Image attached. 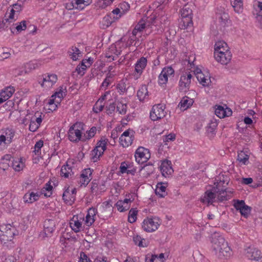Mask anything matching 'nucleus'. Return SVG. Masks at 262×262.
I'll use <instances>...</instances> for the list:
<instances>
[{
    "instance_id": "obj_1",
    "label": "nucleus",
    "mask_w": 262,
    "mask_h": 262,
    "mask_svg": "<svg viewBox=\"0 0 262 262\" xmlns=\"http://www.w3.org/2000/svg\"><path fill=\"white\" fill-rule=\"evenodd\" d=\"M16 229L10 224L0 226V239L2 244L7 247H12L13 244L12 240L16 234Z\"/></svg>"
},
{
    "instance_id": "obj_2",
    "label": "nucleus",
    "mask_w": 262,
    "mask_h": 262,
    "mask_svg": "<svg viewBox=\"0 0 262 262\" xmlns=\"http://www.w3.org/2000/svg\"><path fill=\"white\" fill-rule=\"evenodd\" d=\"M192 10L189 5H185L181 10V28L185 29L192 25Z\"/></svg>"
},
{
    "instance_id": "obj_3",
    "label": "nucleus",
    "mask_w": 262,
    "mask_h": 262,
    "mask_svg": "<svg viewBox=\"0 0 262 262\" xmlns=\"http://www.w3.org/2000/svg\"><path fill=\"white\" fill-rule=\"evenodd\" d=\"M160 224L161 222L158 217H147L144 220L142 227L147 232H152L158 229Z\"/></svg>"
},
{
    "instance_id": "obj_4",
    "label": "nucleus",
    "mask_w": 262,
    "mask_h": 262,
    "mask_svg": "<svg viewBox=\"0 0 262 262\" xmlns=\"http://www.w3.org/2000/svg\"><path fill=\"white\" fill-rule=\"evenodd\" d=\"M136 161L139 164L146 162L150 158V153L148 149L142 146L139 147L135 151Z\"/></svg>"
},
{
    "instance_id": "obj_5",
    "label": "nucleus",
    "mask_w": 262,
    "mask_h": 262,
    "mask_svg": "<svg viewBox=\"0 0 262 262\" xmlns=\"http://www.w3.org/2000/svg\"><path fill=\"white\" fill-rule=\"evenodd\" d=\"M107 140L101 139L97 143L96 147L92 151V159L94 162H96L99 157L103 154L106 148Z\"/></svg>"
},
{
    "instance_id": "obj_6",
    "label": "nucleus",
    "mask_w": 262,
    "mask_h": 262,
    "mask_svg": "<svg viewBox=\"0 0 262 262\" xmlns=\"http://www.w3.org/2000/svg\"><path fill=\"white\" fill-rule=\"evenodd\" d=\"M165 106L162 104H158L153 106L150 113V118L153 121L160 119L166 115Z\"/></svg>"
},
{
    "instance_id": "obj_7",
    "label": "nucleus",
    "mask_w": 262,
    "mask_h": 262,
    "mask_svg": "<svg viewBox=\"0 0 262 262\" xmlns=\"http://www.w3.org/2000/svg\"><path fill=\"white\" fill-rule=\"evenodd\" d=\"M192 77V75L190 73L185 72L183 73L179 82V88L180 92H186L189 90Z\"/></svg>"
},
{
    "instance_id": "obj_8",
    "label": "nucleus",
    "mask_w": 262,
    "mask_h": 262,
    "mask_svg": "<svg viewBox=\"0 0 262 262\" xmlns=\"http://www.w3.org/2000/svg\"><path fill=\"white\" fill-rule=\"evenodd\" d=\"M211 247L213 250H219L223 247H226V242L225 238L217 233H214L211 236Z\"/></svg>"
},
{
    "instance_id": "obj_9",
    "label": "nucleus",
    "mask_w": 262,
    "mask_h": 262,
    "mask_svg": "<svg viewBox=\"0 0 262 262\" xmlns=\"http://www.w3.org/2000/svg\"><path fill=\"white\" fill-rule=\"evenodd\" d=\"M245 255L252 260L258 261L262 258L261 251L253 246H249L245 249Z\"/></svg>"
},
{
    "instance_id": "obj_10",
    "label": "nucleus",
    "mask_w": 262,
    "mask_h": 262,
    "mask_svg": "<svg viewBox=\"0 0 262 262\" xmlns=\"http://www.w3.org/2000/svg\"><path fill=\"white\" fill-rule=\"evenodd\" d=\"M15 136V131L12 129L7 128L0 136V145L4 144H10L13 141Z\"/></svg>"
},
{
    "instance_id": "obj_11",
    "label": "nucleus",
    "mask_w": 262,
    "mask_h": 262,
    "mask_svg": "<svg viewBox=\"0 0 262 262\" xmlns=\"http://www.w3.org/2000/svg\"><path fill=\"white\" fill-rule=\"evenodd\" d=\"M134 139L133 132L129 130H125L119 138L121 145L124 147H128L130 145Z\"/></svg>"
},
{
    "instance_id": "obj_12",
    "label": "nucleus",
    "mask_w": 262,
    "mask_h": 262,
    "mask_svg": "<svg viewBox=\"0 0 262 262\" xmlns=\"http://www.w3.org/2000/svg\"><path fill=\"white\" fill-rule=\"evenodd\" d=\"M57 80V77L55 74H44L42 75V81L39 82L42 86L49 89L56 82Z\"/></svg>"
},
{
    "instance_id": "obj_13",
    "label": "nucleus",
    "mask_w": 262,
    "mask_h": 262,
    "mask_svg": "<svg viewBox=\"0 0 262 262\" xmlns=\"http://www.w3.org/2000/svg\"><path fill=\"white\" fill-rule=\"evenodd\" d=\"M76 124H75L70 127L68 135L69 139L72 142H78L80 140L82 141L83 136L81 135V132L80 129L76 128Z\"/></svg>"
},
{
    "instance_id": "obj_14",
    "label": "nucleus",
    "mask_w": 262,
    "mask_h": 262,
    "mask_svg": "<svg viewBox=\"0 0 262 262\" xmlns=\"http://www.w3.org/2000/svg\"><path fill=\"white\" fill-rule=\"evenodd\" d=\"M214 56L215 60L218 62L225 65L229 62L232 57L230 51L225 52V53L219 51L217 53H214Z\"/></svg>"
},
{
    "instance_id": "obj_15",
    "label": "nucleus",
    "mask_w": 262,
    "mask_h": 262,
    "mask_svg": "<svg viewBox=\"0 0 262 262\" xmlns=\"http://www.w3.org/2000/svg\"><path fill=\"white\" fill-rule=\"evenodd\" d=\"M160 168L162 176L165 178L169 177L173 172L171 161L167 160L161 162Z\"/></svg>"
},
{
    "instance_id": "obj_16",
    "label": "nucleus",
    "mask_w": 262,
    "mask_h": 262,
    "mask_svg": "<svg viewBox=\"0 0 262 262\" xmlns=\"http://www.w3.org/2000/svg\"><path fill=\"white\" fill-rule=\"evenodd\" d=\"M217 199L216 192L212 190H207L203 196L201 198V201L203 203H207L208 205L212 204Z\"/></svg>"
},
{
    "instance_id": "obj_17",
    "label": "nucleus",
    "mask_w": 262,
    "mask_h": 262,
    "mask_svg": "<svg viewBox=\"0 0 262 262\" xmlns=\"http://www.w3.org/2000/svg\"><path fill=\"white\" fill-rule=\"evenodd\" d=\"M219 187L220 184H218L216 187L213 188L214 191L216 192L217 200L221 202L227 200L229 197L227 193L229 192L231 194V191H227L226 188L220 189Z\"/></svg>"
},
{
    "instance_id": "obj_18",
    "label": "nucleus",
    "mask_w": 262,
    "mask_h": 262,
    "mask_svg": "<svg viewBox=\"0 0 262 262\" xmlns=\"http://www.w3.org/2000/svg\"><path fill=\"white\" fill-rule=\"evenodd\" d=\"M56 222L52 219H47L44 222L43 227L45 234L46 236H51L52 233L55 230Z\"/></svg>"
},
{
    "instance_id": "obj_19",
    "label": "nucleus",
    "mask_w": 262,
    "mask_h": 262,
    "mask_svg": "<svg viewBox=\"0 0 262 262\" xmlns=\"http://www.w3.org/2000/svg\"><path fill=\"white\" fill-rule=\"evenodd\" d=\"M219 250H215V254L220 258H228L231 255V250L228 246V243L226 242V247H221Z\"/></svg>"
},
{
    "instance_id": "obj_20",
    "label": "nucleus",
    "mask_w": 262,
    "mask_h": 262,
    "mask_svg": "<svg viewBox=\"0 0 262 262\" xmlns=\"http://www.w3.org/2000/svg\"><path fill=\"white\" fill-rule=\"evenodd\" d=\"M42 121V119L41 115L37 117L35 114L34 116L32 117L29 128L30 131L32 132L36 131L40 126Z\"/></svg>"
},
{
    "instance_id": "obj_21",
    "label": "nucleus",
    "mask_w": 262,
    "mask_h": 262,
    "mask_svg": "<svg viewBox=\"0 0 262 262\" xmlns=\"http://www.w3.org/2000/svg\"><path fill=\"white\" fill-rule=\"evenodd\" d=\"M93 170L91 168H86L82 170L80 175V183L84 186H86L92 179Z\"/></svg>"
},
{
    "instance_id": "obj_22",
    "label": "nucleus",
    "mask_w": 262,
    "mask_h": 262,
    "mask_svg": "<svg viewBox=\"0 0 262 262\" xmlns=\"http://www.w3.org/2000/svg\"><path fill=\"white\" fill-rule=\"evenodd\" d=\"M147 59L144 57H141L138 60L135 64V71L139 74V75H141L143 70L145 68L147 65Z\"/></svg>"
},
{
    "instance_id": "obj_23",
    "label": "nucleus",
    "mask_w": 262,
    "mask_h": 262,
    "mask_svg": "<svg viewBox=\"0 0 262 262\" xmlns=\"http://www.w3.org/2000/svg\"><path fill=\"white\" fill-rule=\"evenodd\" d=\"M14 91L15 89L12 86H8L5 88L0 92V98H2L4 102L12 96Z\"/></svg>"
},
{
    "instance_id": "obj_24",
    "label": "nucleus",
    "mask_w": 262,
    "mask_h": 262,
    "mask_svg": "<svg viewBox=\"0 0 262 262\" xmlns=\"http://www.w3.org/2000/svg\"><path fill=\"white\" fill-rule=\"evenodd\" d=\"M167 185V183L162 182L157 184L155 189V193L159 198H164L167 195V192H166Z\"/></svg>"
},
{
    "instance_id": "obj_25",
    "label": "nucleus",
    "mask_w": 262,
    "mask_h": 262,
    "mask_svg": "<svg viewBox=\"0 0 262 262\" xmlns=\"http://www.w3.org/2000/svg\"><path fill=\"white\" fill-rule=\"evenodd\" d=\"M40 196V194L38 192L34 193L33 192H31L30 193H26L24 197V201L25 203H32L36 201H37Z\"/></svg>"
},
{
    "instance_id": "obj_26",
    "label": "nucleus",
    "mask_w": 262,
    "mask_h": 262,
    "mask_svg": "<svg viewBox=\"0 0 262 262\" xmlns=\"http://www.w3.org/2000/svg\"><path fill=\"white\" fill-rule=\"evenodd\" d=\"M41 65V62L38 60H32L26 63L24 65L25 73H29L36 68H38Z\"/></svg>"
},
{
    "instance_id": "obj_27",
    "label": "nucleus",
    "mask_w": 262,
    "mask_h": 262,
    "mask_svg": "<svg viewBox=\"0 0 262 262\" xmlns=\"http://www.w3.org/2000/svg\"><path fill=\"white\" fill-rule=\"evenodd\" d=\"M196 77L200 82L204 86H208L211 83L210 77L208 75L205 76L202 72H198Z\"/></svg>"
},
{
    "instance_id": "obj_28",
    "label": "nucleus",
    "mask_w": 262,
    "mask_h": 262,
    "mask_svg": "<svg viewBox=\"0 0 262 262\" xmlns=\"http://www.w3.org/2000/svg\"><path fill=\"white\" fill-rule=\"evenodd\" d=\"M148 92L146 85H141L137 92V97L140 101H143L148 96Z\"/></svg>"
},
{
    "instance_id": "obj_29",
    "label": "nucleus",
    "mask_w": 262,
    "mask_h": 262,
    "mask_svg": "<svg viewBox=\"0 0 262 262\" xmlns=\"http://www.w3.org/2000/svg\"><path fill=\"white\" fill-rule=\"evenodd\" d=\"M62 199L64 202L69 205H72L75 200V198L71 194L69 188H68L63 193Z\"/></svg>"
},
{
    "instance_id": "obj_30",
    "label": "nucleus",
    "mask_w": 262,
    "mask_h": 262,
    "mask_svg": "<svg viewBox=\"0 0 262 262\" xmlns=\"http://www.w3.org/2000/svg\"><path fill=\"white\" fill-rule=\"evenodd\" d=\"M167 17L165 16H162L160 17L156 18L152 22V25L156 26L158 25V24L160 23V28L158 30H160L161 32H162V31L164 30V28L165 25L167 24Z\"/></svg>"
},
{
    "instance_id": "obj_31",
    "label": "nucleus",
    "mask_w": 262,
    "mask_h": 262,
    "mask_svg": "<svg viewBox=\"0 0 262 262\" xmlns=\"http://www.w3.org/2000/svg\"><path fill=\"white\" fill-rule=\"evenodd\" d=\"M68 54L73 60H76L81 55V52L76 47L72 46L68 51Z\"/></svg>"
},
{
    "instance_id": "obj_32",
    "label": "nucleus",
    "mask_w": 262,
    "mask_h": 262,
    "mask_svg": "<svg viewBox=\"0 0 262 262\" xmlns=\"http://www.w3.org/2000/svg\"><path fill=\"white\" fill-rule=\"evenodd\" d=\"M114 17H112V14L105 16L101 22V27L103 29L108 27L114 21Z\"/></svg>"
},
{
    "instance_id": "obj_33",
    "label": "nucleus",
    "mask_w": 262,
    "mask_h": 262,
    "mask_svg": "<svg viewBox=\"0 0 262 262\" xmlns=\"http://www.w3.org/2000/svg\"><path fill=\"white\" fill-rule=\"evenodd\" d=\"M81 222L78 220V217L73 216L72 222L70 223V226L75 232L80 231L81 228Z\"/></svg>"
},
{
    "instance_id": "obj_34",
    "label": "nucleus",
    "mask_w": 262,
    "mask_h": 262,
    "mask_svg": "<svg viewBox=\"0 0 262 262\" xmlns=\"http://www.w3.org/2000/svg\"><path fill=\"white\" fill-rule=\"evenodd\" d=\"M10 165L15 171H20L23 167V163L19 158H12V161H10Z\"/></svg>"
},
{
    "instance_id": "obj_35",
    "label": "nucleus",
    "mask_w": 262,
    "mask_h": 262,
    "mask_svg": "<svg viewBox=\"0 0 262 262\" xmlns=\"http://www.w3.org/2000/svg\"><path fill=\"white\" fill-rule=\"evenodd\" d=\"M14 9H11L10 12H7L3 20V23L5 24L7 23H12L16 20L14 18Z\"/></svg>"
},
{
    "instance_id": "obj_36",
    "label": "nucleus",
    "mask_w": 262,
    "mask_h": 262,
    "mask_svg": "<svg viewBox=\"0 0 262 262\" xmlns=\"http://www.w3.org/2000/svg\"><path fill=\"white\" fill-rule=\"evenodd\" d=\"M231 4L236 12L239 13L242 12L243 1L231 0Z\"/></svg>"
},
{
    "instance_id": "obj_37",
    "label": "nucleus",
    "mask_w": 262,
    "mask_h": 262,
    "mask_svg": "<svg viewBox=\"0 0 262 262\" xmlns=\"http://www.w3.org/2000/svg\"><path fill=\"white\" fill-rule=\"evenodd\" d=\"M71 167L68 164H67L66 165L62 166L60 170V175L61 177L68 178L70 176H71Z\"/></svg>"
},
{
    "instance_id": "obj_38",
    "label": "nucleus",
    "mask_w": 262,
    "mask_h": 262,
    "mask_svg": "<svg viewBox=\"0 0 262 262\" xmlns=\"http://www.w3.org/2000/svg\"><path fill=\"white\" fill-rule=\"evenodd\" d=\"M154 169L153 165L148 163V164L142 167L141 170L145 172V173H143L145 177H148L154 172Z\"/></svg>"
},
{
    "instance_id": "obj_39",
    "label": "nucleus",
    "mask_w": 262,
    "mask_h": 262,
    "mask_svg": "<svg viewBox=\"0 0 262 262\" xmlns=\"http://www.w3.org/2000/svg\"><path fill=\"white\" fill-rule=\"evenodd\" d=\"M129 88L128 87L126 88V84L125 83V81L124 80H122L119 82V83L117 85V89L118 90V92L120 95H123L127 91V90Z\"/></svg>"
},
{
    "instance_id": "obj_40",
    "label": "nucleus",
    "mask_w": 262,
    "mask_h": 262,
    "mask_svg": "<svg viewBox=\"0 0 262 262\" xmlns=\"http://www.w3.org/2000/svg\"><path fill=\"white\" fill-rule=\"evenodd\" d=\"M113 77V74H112L110 73H108L105 79L103 80L102 83L100 87L101 89L105 90L106 88L112 82V79Z\"/></svg>"
},
{
    "instance_id": "obj_41",
    "label": "nucleus",
    "mask_w": 262,
    "mask_h": 262,
    "mask_svg": "<svg viewBox=\"0 0 262 262\" xmlns=\"http://www.w3.org/2000/svg\"><path fill=\"white\" fill-rule=\"evenodd\" d=\"M138 210L136 208H132L128 213V221L130 223H133L137 220V215Z\"/></svg>"
},
{
    "instance_id": "obj_42",
    "label": "nucleus",
    "mask_w": 262,
    "mask_h": 262,
    "mask_svg": "<svg viewBox=\"0 0 262 262\" xmlns=\"http://www.w3.org/2000/svg\"><path fill=\"white\" fill-rule=\"evenodd\" d=\"M249 159V156L242 151L238 154L237 160L239 162L242 163L244 165H247Z\"/></svg>"
},
{
    "instance_id": "obj_43",
    "label": "nucleus",
    "mask_w": 262,
    "mask_h": 262,
    "mask_svg": "<svg viewBox=\"0 0 262 262\" xmlns=\"http://www.w3.org/2000/svg\"><path fill=\"white\" fill-rule=\"evenodd\" d=\"M56 97H57L59 99L63 97L62 87H61L58 91L56 92V93L51 96V98L49 100V101L48 102L49 105L55 103L54 98H56Z\"/></svg>"
},
{
    "instance_id": "obj_44",
    "label": "nucleus",
    "mask_w": 262,
    "mask_h": 262,
    "mask_svg": "<svg viewBox=\"0 0 262 262\" xmlns=\"http://www.w3.org/2000/svg\"><path fill=\"white\" fill-rule=\"evenodd\" d=\"M127 104L123 103L121 102H118L116 105L117 111L118 112L120 115H125L127 112Z\"/></svg>"
},
{
    "instance_id": "obj_45",
    "label": "nucleus",
    "mask_w": 262,
    "mask_h": 262,
    "mask_svg": "<svg viewBox=\"0 0 262 262\" xmlns=\"http://www.w3.org/2000/svg\"><path fill=\"white\" fill-rule=\"evenodd\" d=\"M189 98L187 97H184L180 102V105L181 108H183L184 110L188 108L192 104V99H188Z\"/></svg>"
},
{
    "instance_id": "obj_46",
    "label": "nucleus",
    "mask_w": 262,
    "mask_h": 262,
    "mask_svg": "<svg viewBox=\"0 0 262 262\" xmlns=\"http://www.w3.org/2000/svg\"><path fill=\"white\" fill-rule=\"evenodd\" d=\"M116 206L117 208V210L120 212H124L129 209L130 207V205L125 204H125H123V202H122V200H119L116 203Z\"/></svg>"
},
{
    "instance_id": "obj_47",
    "label": "nucleus",
    "mask_w": 262,
    "mask_h": 262,
    "mask_svg": "<svg viewBox=\"0 0 262 262\" xmlns=\"http://www.w3.org/2000/svg\"><path fill=\"white\" fill-rule=\"evenodd\" d=\"M97 128L96 127H92L90 130L86 132L87 135H84L83 136L84 138H82V141H85L86 140L90 139L92 137H93L96 133Z\"/></svg>"
},
{
    "instance_id": "obj_48",
    "label": "nucleus",
    "mask_w": 262,
    "mask_h": 262,
    "mask_svg": "<svg viewBox=\"0 0 262 262\" xmlns=\"http://www.w3.org/2000/svg\"><path fill=\"white\" fill-rule=\"evenodd\" d=\"M217 126V123L215 120H211L207 126V131L208 133L213 134Z\"/></svg>"
},
{
    "instance_id": "obj_49",
    "label": "nucleus",
    "mask_w": 262,
    "mask_h": 262,
    "mask_svg": "<svg viewBox=\"0 0 262 262\" xmlns=\"http://www.w3.org/2000/svg\"><path fill=\"white\" fill-rule=\"evenodd\" d=\"M215 109V114L220 118H223L225 117V112L224 107L221 105H216Z\"/></svg>"
},
{
    "instance_id": "obj_50",
    "label": "nucleus",
    "mask_w": 262,
    "mask_h": 262,
    "mask_svg": "<svg viewBox=\"0 0 262 262\" xmlns=\"http://www.w3.org/2000/svg\"><path fill=\"white\" fill-rule=\"evenodd\" d=\"M165 72L161 71L158 77V83L160 85L165 84L167 82L168 77L165 74Z\"/></svg>"
},
{
    "instance_id": "obj_51",
    "label": "nucleus",
    "mask_w": 262,
    "mask_h": 262,
    "mask_svg": "<svg viewBox=\"0 0 262 262\" xmlns=\"http://www.w3.org/2000/svg\"><path fill=\"white\" fill-rule=\"evenodd\" d=\"M112 0H98L97 6L99 8H105L112 3Z\"/></svg>"
},
{
    "instance_id": "obj_52",
    "label": "nucleus",
    "mask_w": 262,
    "mask_h": 262,
    "mask_svg": "<svg viewBox=\"0 0 262 262\" xmlns=\"http://www.w3.org/2000/svg\"><path fill=\"white\" fill-rule=\"evenodd\" d=\"M224 47H226V43L223 41H219L215 43L214 45V53H217L219 51H221V49H222Z\"/></svg>"
},
{
    "instance_id": "obj_53",
    "label": "nucleus",
    "mask_w": 262,
    "mask_h": 262,
    "mask_svg": "<svg viewBox=\"0 0 262 262\" xmlns=\"http://www.w3.org/2000/svg\"><path fill=\"white\" fill-rule=\"evenodd\" d=\"M251 211V208L248 205L244 206V208H242L239 212L242 215L245 217H247Z\"/></svg>"
},
{
    "instance_id": "obj_54",
    "label": "nucleus",
    "mask_w": 262,
    "mask_h": 262,
    "mask_svg": "<svg viewBox=\"0 0 262 262\" xmlns=\"http://www.w3.org/2000/svg\"><path fill=\"white\" fill-rule=\"evenodd\" d=\"M105 108L107 114L111 115L115 112L116 105L114 102H112L110 103L108 105H106Z\"/></svg>"
},
{
    "instance_id": "obj_55",
    "label": "nucleus",
    "mask_w": 262,
    "mask_h": 262,
    "mask_svg": "<svg viewBox=\"0 0 262 262\" xmlns=\"http://www.w3.org/2000/svg\"><path fill=\"white\" fill-rule=\"evenodd\" d=\"M27 22L26 20H23L19 23L16 27V29L17 32H20L22 31L26 30L27 27Z\"/></svg>"
},
{
    "instance_id": "obj_56",
    "label": "nucleus",
    "mask_w": 262,
    "mask_h": 262,
    "mask_svg": "<svg viewBox=\"0 0 262 262\" xmlns=\"http://www.w3.org/2000/svg\"><path fill=\"white\" fill-rule=\"evenodd\" d=\"M43 144V142L42 140H39L36 143L34 146V150L33 151L36 155H38L40 154V149L42 147Z\"/></svg>"
},
{
    "instance_id": "obj_57",
    "label": "nucleus",
    "mask_w": 262,
    "mask_h": 262,
    "mask_svg": "<svg viewBox=\"0 0 262 262\" xmlns=\"http://www.w3.org/2000/svg\"><path fill=\"white\" fill-rule=\"evenodd\" d=\"M66 8L69 10L72 9H78V10H82L83 7H81L79 5L77 6V5H76V0L74 1H72L69 4H67Z\"/></svg>"
},
{
    "instance_id": "obj_58",
    "label": "nucleus",
    "mask_w": 262,
    "mask_h": 262,
    "mask_svg": "<svg viewBox=\"0 0 262 262\" xmlns=\"http://www.w3.org/2000/svg\"><path fill=\"white\" fill-rule=\"evenodd\" d=\"M245 203L244 200H237L235 201L234 206L237 210H241L242 208L245 206Z\"/></svg>"
},
{
    "instance_id": "obj_59",
    "label": "nucleus",
    "mask_w": 262,
    "mask_h": 262,
    "mask_svg": "<svg viewBox=\"0 0 262 262\" xmlns=\"http://www.w3.org/2000/svg\"><path fill=\"white\" fill-rule=\"evenodd\" d=\"M94 59L91 57H89L88 59H84L82 60L81 63L82 66H84L86 68H89L93 63Z\"/></svg>"
},
{
    "instance_id": "obj_60",
    "label": "nucleus",
    "mask_w": 262,
    "mask_h": 262,
    "mask_svg": "<svg viewBox=\"0 0 262 262\" xmlns=\"http://www.w3.org/2000/svg\"><path fill=\"white\" fill-rule=\"evenodd\" d=\"M108 52L111 54H114L115 56H118L120 55L121 51L118 50L116 45H112L108 49Z\"/></svg>"
},
{
    "instance_id": "obj_61",
    "label": "nucleus",
    "mask_w": 262,
    "mask_h": 262,
    "mask_svg": "<svg viewBox=\"0 0 262 262\" xmlns=\"http://www.w3.org/2000/svg\"><path fill=\"white\" fill-rule=\"evenodd\" d=\"M92 3V0H76V5L78 6L79 5L83 9L85 6L90 5Z\"/></svg>"
},
{
    "instance_id": "obj_62",
    "label": "nucleus",
    "mask_w": 262,
    "mask_h": 262,
    "mask_svg": "<svg viewBox=\"0 0 262 262\" xmlns=\"http://www.w3.org/2000/svg\"><path fill=\"white\" fill-rule=\"evenodd\" d=\"M143 239L139 235H136L133 237L134 242L135 243V244L136 245H138L139 247H145L143 245V242H142Z\"/></svg>"
},
{
    "instance_id": "obj_63",
    "label": "nucleus",
    "mask_w": 262,
    "mask_h": 262,
    "mask_svg": "<svg viewBox=\"0 0 262 262\" xmlns=\"http://www.w3.org/2000/svg\"><path fill=\"white\" fill-rule=\"evenodd\" d=\"M163 72H165V74L168 77L174 74V71L171 67H165L162 70Z\"/></svg>"
},
{
    "instance_id": "obj_64",
    "label": "nucleus",
    "mask_w": 262,
    "mask_h": 262,
    "mask_svg": "<svg viewBox=\"0 0 262 262\" xmlns=\"http://www.w3.org/2000/svg\"><path fill=\"white\" fill-rule=\"evenodd\" d=\"M99 101H97L93 107V111L96 113L101 112L104 108V104H102V103L99 104Z\"/></svg>"
}]
</instances>
